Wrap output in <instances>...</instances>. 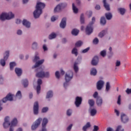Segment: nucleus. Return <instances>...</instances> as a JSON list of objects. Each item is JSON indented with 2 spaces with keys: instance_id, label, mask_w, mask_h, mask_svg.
I'll return each instance as SVG.
<instances>
[{
  "instance_id": "c756f323",
  "label": "nucleus",
  "mask_w": 131,
  "mask_h": 131,
  "mask_svg": "<svg viewBox=\"0 0 131 131\" xmlns=\"http://www.w3.org/2000/svg\"><path fill=\"white\" fill-rule=\"evenodd\" d=\"M97 70L95 68H92L91 70V75H93V76H95V75H97Z\"/></svg>"
},
{
  "instance_id": "f8f14e48",
  "label": "nucleus",
  "mask_w": 131,
  "mask_h": 131,
  "mask_svg": "<svg viewBox=\"0 0 131 131\" xmlns=\"http://www.w3.org/2000/svg\"><path fill=\"white\" fill-rule=\"evenodd\" d=\"M121 120L123 123H126V122H128V117H127V116H126V115L124 114H121Z\"/></svg>"
},
{
  "instance_id": "ddd939ff",
  "label": "nucleus",
  "mask_w": 131,
  "mask_h": 131,
  "mask_svg": "<svg viewBox=\"0 0 131 131\" xmlns=\"http://www.w3.org/2000/svg\"><path fill=\"white\" fill-rule=\"evenodd\" d=\"M3 103H6L7 101H13V95L11 94H9L7 96L3 99Z\"/></svg>"
},
{
  "instance_id": "6e6d98bb",
  "label": "nucleus",
  "mask_w": 131,
  "mask_h": 131,
  "mask_svg": "<svg viewBox=\"0 0 131 131\" xmlns=\"http://www.w3.org/2000/svg\"><path fill=\"white\" fill-rule=\"evenodd\" d=\"M55 76H56V78H57L58 79H59V78H60V74L59 73V71L56 72Z\"/></svg>"
},
{
  "instance_id": "bf43d9fd",
  "label": "nucleus",
  "mask_w": 131,
  "mask_h": 131,
  "mask_svg": "<svg viewBox=\"0 0 131 131\" xmlns=\"http://www.w3.org/2000/svg\"><path fill=\"white\" fill-rule=\"evenodd\" d=\"M39 60V57L35 56L34 59H33V62H36L37 60Z\"/></svg>"
},
{
  "instance_id": "39448f33",
  "label": "nucleus",
  "mask_w": 131,
  "mask_h": 131,
  "mask_svg": "<svg viewBox=\"0 0 131 131\" xmlns=\"http://www.w3.org/2000/svg\"><path fill=\"white\" fill-rule=\"evenodd\" d=\"M36 77L38 78H43V77H49L50 76V73L49 72L45 73L43 71H41L38 72L36 74Z\"/></svg>"
},
{
  "instance_id": "69168bd1",
  "label": "nucleus",
  "mask_w": 131,
  "mask_h": 131,
  "mask_svg": "<svg viewBox=\"0 0 131 131\" xmlns=\"http://www.w3.org/2000/svg\"><path fill=\"white\" fill-rule=\"evenodd\" d=\"M115 113L116 114L117 116H119V111L115 110Z\"/></svg>"
},
{
  "instance_id": "5fc2aeb1",
  "label": "nucleus",
  "mask_w": 131,
  "mask_h": 131,
  "mask_svg": "<svg viewBox=\"0 0 131 131\" xmlns=\"http://www.w3.org/2000/svg\"><path fill=\"white\" fill-rule=\"evenodd\" d=\"M89 51H90V47H88V48L83 50L82 51V53H88V52H89Z\"/></svg>"
},
{
  "instance_id": "4468645a",
  "label": "nucleus",
  "mask_w": 131,
  "mask_h": 131,
  "mask_svg": "<svg viewBox=\"0 0 131 131\" xmlns=\"http://www.w3.org/2000/svg\"><path fill=\"white\" fill-rule=\"evenodd\" d=\"M82 102V98L80 97L77 96L76 98V100L75 102V104L76 107H79L80 105H81V102Z\"/></svg>"
},
{
  "instance_id": "a211bd4d",
  "label": "nucleus",
  "mask_w": 131,
  "mask_h": 131,
  "mask_svg": "<svg viewBox=\"0 0 131 131\" xmlns=\"http://www.w3.org/2000/svg\"><path fill=\"white\" fill-rule=\"evenodd\" d=\"M96 104L98 107H102V105H103V99L101 97H97L96 99Z\"/></svg>"
},
{
  "instance_id": "f257e3e1",
  "label": "nucleus",
  "mask_w": 131,
  "mask_h": 131,
  "mask_svg": "<svg viewBox=\"0 0 131 131\" xmlns=\"http://www.w3.org/2000/svg\"><path fill=\"white\" fill-rule=\"evenodd\" d=\"M46 7V4L41 2H38L36 6V10L33 12V16L35 19L39 18L42 14V10Z\"/></svg>"
},
{
  "instance_id": "4d7b16f0",
  "label": "nucleus",
  "mask_w": 131,
  "mask_h": 131,
  "mask_svg": "<svg viewBox=\"0 0 131 131\" xmlns=\"http://www.w3.org/2000/svg\"><path fill=\"white\" fill-rule=\"evenodd\" d=\"M73 125H72V124H71L67 128V130L68 131H70L71 130V128H72V126Z\"/></svg>"
},
{
  "instance_id": "2f4dec72",
  "label": "nucleus",
  "mask_w": 131,
  "mask_h": 131,
  "mask_svg": "<svg viewBox=\"0 0 131 131\" xmlns=\"http://www.w3.org/2000/svg\"><path fill=\"white\" fill-rule=\"evenodd\" d=\"M72 8H73V11L75 14H77L78 13V9L75 7V5H74V3L72 4Z\"/></svg>"
},
{
  "instance_id": "20e7f679",
  "label": "nucleus",
  "mask_w": 131,
  "mask_h": 131,
  "mask_svg": "<svg viewBox=\"0 0 131 131\" xmlns=\"http://www.w3.org/2000/svg\"><path fill=\"white\" fill-rule=\"evenodd\" d=\"M95 21H96V18H95V17H92V22L90 23L89 25L87 26V27H86L85 32L88 35H90V34H91V33H93V29L92 25L93 24H94V23H95Z\"/></svg>"
},
{
  "instance_id": "0e129e2a",
  "label": "nucleus",
  "mask_w": 131,
  "mask_h": 131,
  "mask_svg": "<svg viewBox=\"0 0 131 131\" xmlns=\"http://www.w3.org/2000/svg\"><path fill=\"white\" fill-rule=\"evenodd\" d=\"M17 34L21 35V34H22V31L21 30H18L17 32Z\"/></svg>"
},
{
  "instance_id": "3c124183",
  "label": "nucleus",
  "mask_w": 131,
  "mask_h": 131,
  "mask_svg": "<svg viewBox=\"0 0 131 131\" xmlns=\"http://www.w3.org/2000/svg\"><path fill=\"white\" fill-rule=\"evenodd\" d=\"M99 130V126L97 125H94L93 126V129L92 131H98Z\"/></svg>"
},
{
  "instance_id": "603ef678",
  "label": "nucleus",
  "mask_w": 131,
  "mask_h": 131,
  "mask_svg": "<svg viewBox=\"0 0 131 131\" xmlns=\"http://www.w3.org/2000/svg\"><path fill=\"white\" fill-rule=\"evenodd\" d=\"M72 114V111L71 110H68L67 112V115L68 116H70Z\"/></svg>"
},
{
  "instance_id": "7c9ffc66",
  "label": "nucleus",
  "mask_w": 131,
  "mask_h": 131,
  "mask_svg": "<svg viewBox=\"0 0 131 131\" xmlns=\"http://www.w3.org/2000/svg\"><path fill=\"white\" fill-rule=\"evenodd\" d=\"M53 96V91H50L47 93L46 98L47 99H49L50 98H52Z\"/></svg>"
},
{
  "instance_id": "864d4df0",
  "label": "nucleus",
  "mask_w": 131,
  "mask_h": 131,
  "mask_svg": "<svg viewBox=\"0 0 131 131\" xmlns=\"http://www.w3.org/2000/svg\"><path fill=\"white\" fill-rule=\"evenodd\" d=\"M37 48V43L34 42L32 44V49H36Z\"/></svg>"
},
{
  "instance_id": "b1692460",
  "label": "nucleus",
  "mask_w": 131,
  "mask_h": 131,
  "mask_svg": "<svg viewBox=\"0 0 131 131\" xmlns=\"http://www.w3.org/2000/svg\"><path fill=\"white\" fill-rule=\"evenodd\" d=\"M103 6L106 11H110V6L107 3L106 0L103 1Z\"/></svg>"
},
{
  "instance_id": "6e6552de",
  "label": "nucleus",
  "mask_w": 131,
  "mask_h": 131,
  "mask_svg": "<svg viewBox=\"0 0 131 131\" xmlns=\"http://www.w3.org/2000/svg\"><path fill=\"white\" fill-rule=\"evenodd\" d=\"M67 6V4L64 3H61L60 4L58 5L54 9V13H56L57 12H60V11H61V9H62V8H65V7H66Z\"/></svg>"
},
{
  "instance_id": "e2e57ef3",
  "label": "nucleus",
  "mask_w": 131,
  "mask_h": 131,
  "mask_svg": "<svg viewBox=\"0 0 131 131\" xmlns=\"http://www.w3.org/2000/svg\"><path fill=\"white\" fill-rule=\"evenodd\" d=\"M126 94H131V89H127V90H126Z\"/></svg>"
},
{
  "instance_id": "f03ea898",
  "label": "nucleus",
  "mask_w": 131,
  "mask_h": 131,
  "mask_svg": "<svg viewBox=\"0 0 131 131\" xmlns=\"http://www.w3.org/2000/svg\"><path fill=\"white\" fill-rule=\"evenodd\" d=\"M15 17V15L12 12L3 13L0 16V19L1 21H5V20H10V19H13Z\"/></svg>"
},
{
  "instance_id": "423d86ee",
  "label": "nucleus",
  "mask_w": 131,
  "mask_h": 131,
  "mask_svg": "<svg viewBox=\"0 0 131 131\" xmlns=\"http://www.w3.org/2000/svg\"><path fill=\"white\" fill-rule=\"evenodd\" d=\"M42 120V119L41 118H39L35 122V123L32 125V130H35L37 127L40 125V122H41V121Z\"/></svg>"
},
{
  "instance_id": "de8ad7c7",
  "label": "nucleus",
  "mask_w": 131,
  "mask_h": 131,
  "mask_svg": "<svg viewBox=\"0 0 131 131\" xmlns=\"http://www.w3.org/2000/svg\"><path fill=\"white\" fill-rule=\"evenodd\" d=\"M93 43H94V45H97V43H99V39H98L97 38H95L94 40H93Z\"/></svg>"
},
{
  "instance_id": "13d9d810",
  "label": "nucleus",
  "mask_w": 131,
  "mask_h": 131,
  "mask_svg": "<svg viewBox=\"0 0 131 131\" xmlns=\"http://www.w3.org/2000/svg\"><path fill=\"white\" fill-rule=\"evenodd\" d=\"M42 83V81L40 79H38L37 80V84L38 85H40Z\"/></svg>"
},
{
  "instance_id": "37998d69",
  "label": "nucleus",
  "mask_w": 131,
  "mask_h": 131,
  "mask_svg": "<svg viewBox=\"0 0 131 131\" xmlns=\"http://www.w3.org/2000/svg\"><path fill=\"white\" fill-rule=\"evenodd\" d=\"M80 22H81V24H83V23H84V17L83 16V14H81Z\"/></svg>"
},
{
  "instance_id": "09e8293b",
  "label": "nucleus",
  "mask_w": 131,
  "mask_h": 131,
  "mask_svg": "<svg viewBox=\"0 0 131 131\" xmlns=\"http://www.w3.org/2000/svg\"><path fill=\"white\" fill-rule=\"evenodd\" d=\"M37 94H39L40 92V85H37L36 88Z\"/></svg>"
},
{
  "instance_id": "774afa93",
  "label": "nucleus",
  "mask_w": 131,
  "mask_h": 131,
  "mask_svg": "<svg viewBox=\"0 0 131 131\" xmlns=\"http://www.w3.org/2000/svg\"><path fill=\"white\" fill-rule=\"evenodd\" d=\"M95 9L96 10H100V9H101V7L99 5H96L95 7Z\"/></svg>"
},
{
  "instance_id": "7ed1b4c3",
  "label": "nucleus",
  "mask_w": 131,
  "mask_h": 131,
  "mask_svg": "<svg viewBox=\"0 0 131 131\" xmlns=\"http://www.w3.org/2000/svg\"><path fill=\"white\" fill-rule=\"evenodd\" d=\"M72 78H73V72L71 71H69L65 76L66 82L63 84L64 88L66 89V87L68 85V82H69Z\"/></svg>"
},
{
  "instance_id": "e433bc0d",
  "label": "nucleus",
  "mask_w": 131,
  "mask_h": 131,
  "mask_svg": "<svg viewBox=\"0 0 131 131\" xmlns=\"http://www.w3.org/2000/svg\"><path fill=\"white\" fill-rule=\"evenodd\" d=\"M16 66V63L15 62H11L10 63V70H13L14 69V67Z\"/></svg>"
},
{
  "instance_id": "cd10ccee",
  "label": "nucleus",
  "mask_w": 131,
  "mask_h": 131,
  "mask_svg": "<svg viewBox=\"0 0 131 131\" xmlns=\"http://www.w3.org/2000/svg\"><path fill=\"white\" fill-rule=\"evenodd\" d=\"M78 33H79V30L76 29H74L72 31V34L73 35H75L76 36V35H78Z\"/></svg>"
},
{
  "instance_id": "338daca9",
  "label": "nucleus",
  "mask_w": 131,
  "mask_h": 131,
  "mask_svg": "<svg viewBox=\"0 0 131 131\" xmlns=\"http://www.w3.org/2000/svg\"><path fill=\"white\" fill-rule=\"evenodd\" d=\"M16 24H20V23H21V20L18 19H16Z\"/></svg>"
},
{
  "instance_id": "a878e982",
  "label": "nucleus",
  "mask_w": 131,
  "mask_h": 131,
  "mask_svg": "<svg viewBox=\"0 0 131 131\" xmlns=\"http://www.w3.org/2000/svg\"><path fill=\"white\" fill-rule=\"evenodd\" d=\"M118 11L121 15H124L126 10L123 8H119L118 9Z\"/></svg>"
},
{
  "instance_id": "412c9836",
  "label": "nucleus",
  "mask_w": 131,
  "mask_h": 131,
  "mask_svg": "<svg viewBox=\"0 0 131 131\" xmlns=\"http://www.w3.org/2000/svg\"><path fill=\"white\" fill-rule=\"evenodd\" d=\"M90 112L91 116H95L97 114V110L96 108H90Z\"/></svg>"
},
{
  "instance_id": "79ce46f5",
  "label": "nucleus",
  "mask_w": 131,
  "mask_h": 131,
  "mask_svg": "<svg viewBox=\"0 0 131 131\" xmlns=\"http://www.w3.org/2000/svg\"><path fill=\"white\" fill-rule=\"evenodd\" d=\"M82 46V41L79 40L75 43V46L77 47H81Z\"/></svg>"
},
{
  "instance_id": "6ab92c4d",
  "label": "nucleus",
  "mask_w": 131,
  "mask_h": 131,
  "mask_svg": "<svg viewBox=\"0 0 131 131\" xmlns=\"http://www.w3.org/2000/svg\"><path fill=\"white\" fill-rule=\"evenodd\" d=\"M66 18L64 17L62 19L61 21L60 24V27L61 28H65L66 27Z\"/></svg>"
},
{
  "instance_id": "9d476101",
  "label": "nucleus",
  "mask_w": 131,
  "mask_h": 131,
  "mask_svg": "<svg viewBox=\"0 0 131 131\" xmlns=\"http://www.w3.org/2000/svg\"><path fill=\"white\" fill-rule=\"evenodd\" d=\"M49 122V120L47 119V118H44L42 120V130L41 131H47V128L46 127L47 126V124Z\"/></svg>"
},
{
  "instance_id": "aec40b11",
  "label": "nucleus",
  "mask_w": 131,
  "mask_h": 131,
  "mask_svg": "<svg viewBox=\"0 0 131 131\" xmlns=\"http://www.w3.org/2000/svg\"><path fill=\"white\" fill-rule=\"evenodd\" d=\"M44 62H45L44 59H42L41 60H39L37 61L35 64L32 67V69H33L34 68H36V67H38V66H39L40 65H41V64H42V63H43Z\"/></svg>"
},
{
  "instance_id": "2eb2a0df",
  "label": "nucleus",
  "mask_w": 131,
  "mask_h": 131,
  "mask_svg": "<svg viewBox=\"0 0 131 131\" xmlns=\"http://www.w3.org/2000/svg\"><path fill=\"white\" fill-rule=\"evenodd\" d=\"M33 111L34 114H35V115L38 114V102L37 101H36L34 103Z\"/></svg>"
},
{
  "instance_id": "72a5a7b5",
  "label": "nucleus",
  "mask_w": 131,
  "mask_h": 131,
  "mask_svg": "<svg viewBox=\"0 0 131 131\" xmlns=\"http://www.w3.org/2000/svg\"><path fill=\"white\" fill-rule=\"evenodd\" d=\"M100 24H102V25H105V24H106V19L105 17L103 16L101 17Z\"/></svg>"
},
{
  "instance_id": "58836bf2",
  "label": "nucleus",
  "mask_w": 131,
  "mask_h": 131,
  "mask_svg": "<svg viewBox=\"0 0 131 131\" xmlns=\"http://www.w3.org/2000/svg\"><path fill=\"white\" fill-rule=\"evenodd\" d=\"M16 97L18 98V99H21V98H22V94H21V91H18L17 92V93L16 94Z\"/></svg>"
},
{
  "instance_id": "ea45409f",
  "label": "nucleus",
  "mask_w": 131,
  "mask_h": 131,
  "mask_svg": "<svg viewBox=\"0 0 131 131\" xmlns=\"http://www.w3.org/2000/svg\"><path fill=\"white\" fill-rule=\"evenodd\" d=\"M109 90H110V83L107 82L105 86V90L106 92H109Z\"/></svg>"
},
{
  "instance_id": "c03bdc74",
  "label": "nucleus",
  "mask_w": 131,
  "mask_h": 131,
  "mask_svg": "<svg viewBox=\"0 0 131 131\" xmlns=\"http://www.w3.org/2000/svg\"><path fill=\"white\" fill-rule=\"evenodd\" d=\"M121 96L119 95V96L118 97L117 104L120 105L121 104Z\"/></svg>"
},
{
  "instance_id": "1a4fd4ad",
  "label": "nucleus",
  "mask_w": 131,
  "mask_h": 131,
  "mask_svg": "<svg viewBox=\"0 0 131 131\" xmlns=\"http://www.w3.org/2000/svg\"><path fill=\"white\" fill-rule=\"evenodd\" d=\"M17 123H18V121L17 120V118H15L11 122L9 131H14V128H13V127L16 126V125H17Z\"/></svg>"
},
{
  "instance_id": "c85d7f7f",
  "label": "nucleus",
  "mask_w": 131,
  "mask_h": 131,
  "mask_svg": "<svg viewBox=\"0 0 131 131\" xmlns=\"http://www.w3.org/2000/svg\"><path fill=\"white\" fill-rule=\"evenodd\" d=\"M105 16L107 20H111L112 19V14L111 13H105Z\"/></svg>"
},
{
  "instance_id": "dca6fc26",
  "label": "nucleus",
  "mask_w": 131,
  "mask_h": 131,
  "mask_svg": "<svg viewBox=\"0 0 131 131\" xmlns=\"http://www.w3.org/2000/svg\"><path fill=\"white\" fill-rule=\"evenodd\" d=\"M104 86V81L102 80H99L97 83V89L98 91L102 90Z\"/></svg>"
},
{
  "instance_id": "9b49d317",
  "label": "nucleus",
  "mask_w": 131,
  "mask_h": 131,
  "mask_svg": "<svg viewBox=\"0 0 131 131\" xmlns=\"http://www.w3.org/2000/svg\"><path fill=\"white\" fill-rule=\"evenodd\" d=\"M10 120V117H6L5 118V122L3 123V126L4 128H7V127H9L10 125H11V123L9 122V120Z\"/></svg>"
},
{
  "instance_id": "8fccbe9b",
  "label": "nucleus",
  "mask_w": 131,
  "mask_h": 131,
  "mask_svg": "<svg viewBox=\"0 0 131 131\" xmlns=\"http://www.w3.org/2000/svg\"><path fill=\"white\" fill-rule=\"evenodd\" d=\"M49 110V108L47 107H43L42 109V113H46V112H47V111Z\"/></svg>"
},
{
  "instance_id": "473e14b6",
  "label": "nucleus",
  "mask_w": 131,
  "mask_h": 131,
  "mask_svg": "<svg viewBox=\"0 0 131 131\" xmlns=\"http://www.w3.org/2000/svg\"><path fill=\"white\" fill-rule=\"evenodd\" d=\"M23 81V84L24 86V88H27L28 86V80L27 79H24L22 80Z\"/></svg>"
},
{
  "instance_id": "c9c22d12",
  "label": "nucleus",
  "mask_w": 131,
  "mask_h": 131,
  "mask_svg": "<svg viewBox=\"0 0 131 131\" xmlns=\"http://www.w3.org/2000/svg\"><path fill=\"white\" fill-rule=\"evenodd\" d=\"M106 33H107V32L105 30H103L98 34V36L99 37L102 38L104 35H105V34H106Z\"/></svg>"
},
{
  "instance_id": "f3484780",
  "label": "nucleus",
  "mask_w": 131,
  "mask_h": 131,
  "mask_svg": "<svg viewBox=\"0 0 131 131\" xmlns=\"http://www.w3.org/2000/svg\"><path fill=\"white\" fill-rule=\"evenodd\" d=\"M99 62V57L98 56H95L94 58H93L91 64L93 66H96L98 65V62Z\"/></svg>"
},
{
  "instance_id": "0eeeda50",
  "label": "nucleus",
  "mask_w": 131,
  "mask_h": 131,
  "mask_svg": "<svg viewBox=\"0 0 131 131\" xmlns=\"http://www.w3.org/2000/svg\"><path fill=\"white\" fill-rule=\"evenodd\" d=\"M10 55V52L9 51H6L5 54H4V59H1L0 61V64L2 66H5L6 65V60H8L9 56Z\"/></svg>"
},
{
  "instance_id": "680f3d73",
  "label": "nucleus",
  "mask_w": 131,
  "mask_h": 131,
  "mask_svg": "<svg viewBox=\"0 0 131 131\" xmlns=\"http://www.w3.org/2000/svg\"><path fill=\"white\" fill-rule=\"evenodd\" d=\"M116 66L118 67L120 66V61L117 60L116 62Z\"/></svg>"
},
{
  "instance_id": "a19ab883",
  "label": "nucleus",
  "mask_w": 131,
  "mask_h": 131,
  "mask_svg": "<svg viewBox=\"0 0 131 131\" xmlns=\"http://www.w3.org/2000/svg\"><path fill=\"white\" fill-rule=\"evenodd\" d=\"M74 70L75 72L77 73L78 71V67H77V63L75 62L74 64Z\"/></svg>"
},
{
  "instance_id": "49530a36",
  "label": "nucleus",
  "mask_w": 131,
  "mask_h": 131,
  "mask_svg": "<svg viewBox=\"0 0 131 131\" xmlns=\"http://www.w3.org/2000/svg\"><path fill=\"white\" fill-rule=\"evenodd\" d=\"M58 16H53L51 17V19L52 22H54V21H56L57 19H58Z\"/></svg>"
},
{
  "instance_id": "bb28decb",
  "label": "nucleus",
  "mask_w": 131,
  "mask_h": 131,
  "mask_svg": "<svg viewBox=\"0 0 131 131\" xmlns=\"http://www.w3.org/2000/svg\"><path fill=\"white\" fill-rule=\"evenodd\" d=\"M88 103L90 105V108L94 107L95 106V101L93 99H89L88 100Z\"/></svg>"
},
{
  "instance_id": "052dcab7",
  "label": "nucleus",
  "mask_w": 131,
  "mask_h": 131,
  "mask_svg": "<svg viewBox=\"0 0 131 131\" xmlns=\"http://www.w3.org/2000/svg\"><path fill=\"white\" fill-rule=\"evenodd\" d=\"M93 97L95 99H97V98L98 97V92H95L94 93V94H93Z\"/></svg>"
},
{
  "instance_id": "a18cd8bd",
  "label": "nucleus",
  "mask_w": 131,
  "mask_h": 131,
  "mask_svg": "<svg viewBox=\"0 0 131 131\" xmlns=\"http://www.w3.org/2000/svg\"><path fill=\"white\" fill-rule=\"evenodd\" d=\"M106 50H102L100 52V55L101 56H102V57H105L106 56Z\"/></svg>"
},
{
  "instance_id": "4c0bfd02",
  "label": "nucleus",
  "mask_w": 131,
  "mask_h": 131,
  "mask_svg": "<svg viewBox=\"0 0 131 131\" xmlns=\"http://www.w3.org/2000/svg\"><path fill=\"white\" fill-rule=\"evenodd\" d=\"M72 54L75 55V56H77V55H78V53L77 52V49L74 48L72 51Z\"/></svg>"
},
{
  "instance_id": "f704fd0d",
  "label": "nucleus",
  "mask_w": 131,
  "mask_h": 131,
  "mask_svg": "<svg viewBox=\"0 0 131 131\" xmlns=\"http://www.w3.org/2000/svg\"><path fill=\"white\" fill-rule=\"evenodd\" d=\"M56 36L57 34H56L55 33H52L49 35V39H53L54 38H56Z\"/></svg>"
},
{
  "instance_id": "5701e85b",
  "label": "nucleus",
  "mask_w": 131,
  "mask_h": 131,
  "mask_svg": "<svg viewBox=\"0 0 131 131\" xmlns=\"http://www.w3.org/2000/svg\"><path fill=\"white\" fill-rule=\"evenodd\" d=\"M30 23L26 19H24L23 21V25L27 27V28H29L30 27Z\"/></svg>"
},
{
  "instance_id": "4be33fe9",
  "label": "nucleus",
  "mask_w": 131,
  "mask_h": 131,
  "mask_svg": "<svg viewBox=\"0 0 131 131\" xmlns=\"http://www.w3.org/2000/svg\"><path fill=\"white\" fill-rule=\"evenodd\" d=\"M15 72L17 74V76H21L22 75V69L16 68L15 69Z\"/></svg>"
},
{
  "instance_id": "393cba45",
  "label": "nucleus",
  "mask_w": 131,
  "mask_h": 131,
  "mask_svg": "<svg viewBox=\"0 0 131 131\" xmlns=\"http://www.w3.org/2000/svg\"><path fill=\"white\" fill-rule=\"evenodd\" d=\"M90 127H91V123L88 122L86 123V124L84 126H83L82 130L86 131V130H88V128H90Z\"/></svg>"
}]
</instances>
